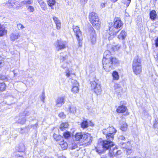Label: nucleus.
Listing matches in <instances>:
<instances>
[{
  "instance_id": "nucleus-1",
  "label": "nucleus",
  "mask_w": 158,
  "mask_h": 158,
  "mask_svg": "<svg viewBox=\"0 0 158 158\" xmlns=\"http://www.w3.org/2000/svg\"><path fill=\"white\" fill-rule=\"evenodd\" d=\"M102 133L106 135L107 140H103L100 142L102 143L103 149L99 150V154L104 152L106 151L114 145L112 141L114 138V133L116 132V130L112 126L109 127L107 129L102 130Z\"/></svg>"
},
{
  "instance_id": "nucleus-2",
  "label": "nucleus",
  "mask_w": 158,
  "mask_h": 158,
  "mask_svg": "<svg viewBox=\"0 0 158 158\" xmlns=\"http://www.w3.org/2000/svg\"><path fill=\"white\" fill-rule=\"evenodd\" d=\"M108 53H109L108 51L105 52L102 61L103 68L107 72L111 70L113 64H118L119 63V61L115 57H109Z\"/></svg>"
},
{
  "instance_id": "nucleus-3",
  "label": "nucleus",
  "mask_w": 158,
  "mask_h": 158,
  "mask_svg": "<svg viewBox=\"0 0 158 158\" xmlns=\"http://www.w3.org/2000/svg\"><path fill=\"white\" fill-rule=\"evenodd\" d=\"M108 53H109L108 51L105 52L102 61L103 68L107 72L111 70L113 64H118L119 63V61L115 57H109Z\"/></svg>"
},
{
  "instance_id": "nucleus-4",
  "label": "nucleus",
  "mask_w": 158,
  "mask_h": 158,
  "mask_svg": "<svg viewBox=\"0 0 158 158\" xmlns=\"http://www.w3.org/2000/svg\"><path fill=\"white\" fill-rule=\"evenodd\" d=\"M123 23L119 18H115L114 20V27H110L109 29V36L108 39L109 40H111L119 32L122 28Z\"/></svg>"
},
{
  "instance_id": "nucleus-5",
  "label": "nucleus",
  "mask_w": 158,
  "mask_h": 158,
  "mask_svg": "<svg viewBox=\"0 0 158 158\" xmlns=\"http://www.w3.org/2000/svg\"><path fill=\"white\" fill-rule=\"evenodd\" d=\"M53 137L54 140L58 142V144L62 150H65L67 149L68 147V143L64 140L62 135L54 133Z\"/></svg>"
},
{
  "instance_id": "nucleus-6",
  "label": "nucleus",
  "mask_w": 158,
  "mask_h": 158,
  "mask_svg": "<svg viewBox=\"0 0 158 158\" xmlns=\"http://www.w3.org/2000/svg\"><path fill=\"white\" fill-rule=\"evenodd\" d=\"M132 69L134 73L136 75L140 74L142 71L141 60L138 56L135 57L134 59Z\"/></svg>"
},
{
  "instance_id": "nucleus-7",
  "label": "nucleus",
  "mask_w": 158,
  "mask_h": 158,
  "mask_svg": "<svg viewBox=\"0 0 158 158\" xmlns=\"http://www.w3.org/2000/svg\"><path fill=\"white\" fill-rule=\"evenodd\" d=\"M73 29L77 40L78 46L79 47H81L82 45V40H83L82 32L81 31L79 27L77 26H73Z\"/></svg>"
},
{
  "instance_id": "nucleus-8",
  "label": "nucleus",
  "mask_w": 158,
  "mask_h": 158,
  "mask_svg": "<svg viewBox=\"0 0 158 158\" xmlns=\"http://www.w3.org/2000/svg\"><path fill=\"white\" fill-rule=\"evenodd\" d=\"M82 140L83 143L81 145L86 147L90 145L92 141L93 138L91 135L88 133H83Z\"/></svg>"
},
{
  "instance_id": "nucleus-9",
  "label": "nucleus",
  "mask_w": 158,
  "mask_h": 158,
  "mask_svg": "<svg viewBox=\"0 0 158 158\" xmlns=\"http://www.w3.org/2000/svg\"><path fill=\"white\" fill-rule=\"evenodd\" d=\"M89 18L90 22L94 26H96L98 24L99 19L95 13L92 12L89 13Z\"/></svg>"
},
{
  "instance_id": "nucleus-10",
  "label": "nucleus",
  "mask_w": 158,
  "mask_h": 158,
  "mask_svg": "<svg viewBox=\"0 0 158 158\" xmlns=\"http://www.w3.org/2000/svg\"><path fill=\"white\" fill-rule=\"evenodd\" d=\"M73 83V87L72 89V91L74 93H77L79 91V84L78 82L75 80L72 81Z\"/></svg>"
},
{
  "instance_id": "nucleus-11",
  "label": "nucleus",
  "mask_w": 158,
  "mask_h": 158,
  "mask_svg": "<svg viewBox=\"0 0 158 158\" xmlns=\"http://www.w3.org/2000/svg\"><path fill=\"white\" fill-rule=\"evenodd\" d=\"M7 30L4 24L0 23V37L6 35L7 33Z\"/></svg>"
},
{
  "instance_id": "nucleus-12",
  "label": "nucleus",
  "mask_w": 158,
  "mask_h": 158,
  "mask_svg": "<svg viewBox=\"0 0 158 158\" xmlns=\"http://www.w3.org/2000/svg\"><path fill=\"white\" fill-rule=\"evenodd\" d=\"M83 136V133L82 132H77L74 135L75 140L76 141H80L81 139H82Z\"/></svg>"
},
{
  "instance_id": "nucleus-13",
  "label": "nucleus",
  "mask_w": 158,
  "mask_h": 158,
  "mask_svg": "<svg viewBox=\"0 0 158 158\" xmlns=\"http://www.w3.org/2000/svg\"><path fill=\"white\" fill-rule=\"evenodd\" d=\"M57 48L58 50H61L66 48L65 44L61 42V41L58 40L57 41Z\"/></svg>"
},
{
  "instance_id": "nucleus-14",
  "label": "nucleus",
  "mask_w": 158,
  "mask_h": 158,
  "mask_svg": "<svg viewBox=\"0 0 158 158\" xmlns=\"http://www.w3.org/2000/svg\"><path fill=\"white\" fill-rule=\"evenodd\" d=\"M127 35V33L124 30H122L118 35V38L119 40H124Z\"/></svg>"
},
{
  "instance_id": "nucleus-15",
  "label": "nucleus",
  "mask_w": 158,
  "mask_h": 158,
  "mask_svg": "<svg viewBox=\"0 0 158 158\" xmlns=\"http://www.w3.org/2000/svg\"><path fill=\"white\" fill-rule=\"evenodd\" d=\"M69 124L68 122H64L62 123L60 125L59 128L61 131H63L68 128Z\"/></svg>"
},
{
  "instance_id": "nucleus-16",
  "label": "nucleus",
  "mask_w": 158,
  "mask_h": 158,
  "mask_svg": "<svg viewBox=\"0 0 158 158\" xmlns=\"http://www.w3.org/2000/svg\"><path fill=\"white\" fill-rule=\"evenodd\" d=\"M38 2L43 10H45L47 9V5L43 0H38Z\"/></svg>"
},
{
  "instance_id": "nucleus-17",
  "label": "nucleus",
  "mask_w": 158,
  "mask_h": 158,
  "mask_svg": "<svg viewBox=\"0 0 158 158\" xmlns=\"http://www.w3.org/2000/svg\"><path fill=\"white\" fill-rule=\"evenodd\" d=\"M127 110V107L124 106L122 105L119 106L117 109L118 113H123L125 112Z\"/></svg>"
},
{
  "instance_id": "nucleus-18",
  "label": "nucleus",
  "mask_w": 158,
  "mask_h": 158,
  "mask_svg": "<svg viewBox=\"0 0 158 158\" xmlns=\"http://www.w3.org/2000/svg\"><path fill=\"white\" fill-rule=\"evenodd\" d=\"M91 87L94 91V92L95 93H97V91H98V87H97L98 83L95 81H94L91 82Z\"/></svg>"
},
{
  "instance_id": "nucleus-19",
  "label": "nucleus",
  "mask_w": 158,
  "mask_h": 158,
  "mask_svg": "<svg viewBox=\"0 0 158 158\" xmlns=\"http://www.w3.org/2000/svg\"><path fill=\"white\" fill-rule=\"evenodd\" d=\"M117 150V148H114L113 149H110L109 150V152L108 153L109 156L111 157H113L114 156H116V153Z\"/></svg>"
},
{
  "instance_id": "nucleus-20",
  "label": "nucleus",
  "mask_w": 158,
  "mask_h": 158,
  "mask_svg": "<svg viewBox=\"0 0 158 158\" xmlns=\"http://www.w3.org/2000/svg\"><path fill=\"white\" fill-rule=\"evenodd\" d=\"M56 104L57 105L60 104V105L59 106H61L64 103V98L63 97H60L58 98L56 100Z\"/></svg>"
},
{
  "instance_id": "nucleus-21",
  "label": "nucleus",
  "mask_w": 158,
  "mask_h": 158,
  "mask_svg": "<svg viewBox=\"0 0 158 158\" xmlns=\"http://www.w3.org/2000/svg\"><path fill=\"white\" fill-rule=\"evenodd\" d=\"M112 76L113 78V80L117 81L119 79V75L118 73L116 71H114L112 74Z\"/></svg>"
},
{
  "instance_id": "nucleus-22",
  "label": "nucleus",
  "mask_w": 158,
  "mask_h": 158,
  "mask_svg": "<svg viewBox=\"0 0 158 158\" xmlns=\"http://www.w3.org/2000/svg\"><path fill=\"white\" fill-rule=\"evenodd\" d=\"M71 133L68 131H66L64 132L63 134V137H64L65 139H68L71 137Z\"/></svg>"
},
{
  "instance_id": "nucleus-23",
  "label": "nucleus",
  "mask_w": 158,
  "mask_h": 158,
  "mask_svg": "<svg viewBox=\"0 0 158 158\" xmlns=\"http://www.w3.org/2000/svg\"><path fill=\"white\" fill-rule=\"evenodd\" d=\"M156 15V12L155 10H152L150 13V17L151 19L154 20Z\"/></svg>"
},
{
  "instance_id": "nucleus-24",
  "label": "nucleus",
  "mask_w": 158,
  "mask_h": 158,
  "mask_svg": "<svg viewBox=\"0 0 158 158\" xmlns=\"http://www.w3.org/2000/svg\"><path fill=\"white\" fill-rule=\"evenodd\" d=\"M6 85L3 82L0 83V92L5 91L6 88Z\"/></svg>"
},
{
  "instance_id": "nucleus-25",
  "label": "nucleus",
  "mask_w": 158,
  "mask_h": 158,
  "mask_svg": "<svg viewBox=\"0 0 158 158\" xmlns=\"http://www.w3.org/2000/svg\"><path fill=\"white\" fill-rule=\"evenodd\" d=\"M47 3L49 6L52 7L56 4V0H47Z\"/></svg>"
},
{
  "instance_id": "nucleus-26",
  "label": "nucleus",
  "mask_w": 158,
  "mask_h": 158,
  "mask_svg": "<svg viewBox=\"0 0 158 158\" xmlns=\"http://www.w3.org/2000/svg\"><path fill=\"white\" fill-rule=\"evenodd\" d=\"M81 127L83 129H85L88 127V123L86 120L83 121L81 124Z\"/></svg>"
},
{
  "instance_id": "nucleus-27",
  "label": "nucleus",
  "mask_w": 158,
  "mask_h": 158,
  "mask_svg": "<svg viewBox=\"0 0 158 158\" xmlns=\"http://www.w3.org/2000/svg\"><path fill=\"white\" fill-rule=\"evenodd\" d=\"M14 4L15 3L14 2L8 1L5 3V5L6 7L11 8L13 7Z\"/></svg>"
},
{
  "instance_id": "nucleus-28",
  "label": "nucleus",
  "mask_w": 158,
  "mask_h": 158,
  "mask_svg": "<svg viewBox=\"0 0 158 158\" xmlns=\"http://www.w3.org/2000/svg\"><path fill=\"white\" fill-rule=\"evenodd\" d=\"M127 123H124L120 127L121 130L123 131H126L127 129Z\"/></svg>"
},
{
  "instance_id": "nucleus-29",
  "label": "nucleus",
  "mask_w": 158,
  "mask_h": 158,
  "mask_svg": "<svg viewBox=\"0 0 158 158\" xmlns=\"http://www.w3.org/2000/svg\"><path fill=\"white\" fill-rule=\"evenodd\" d=\"M130 145V143L129 142L127 143H123L122 144L121 147L123 148H124L126 149V148H128Z\"/></svg>"
},
{
  "instance_id": "nucleus-30",
  "label": "nucleus",
  "mask_w": 158,
  "mask_h": 158,
  "mask_svg": "<svg viewBox=\"0 0 158 158\" xmlns=\"http://www.w3.org/2000/svg\"><path fill=\"white\" fill-rule=\"evenodd\" d=\"M4 58L0 57V68H2L4 64Z\"/></svg>"
},
{
  "instance_id": "nucleus-31",
  "label": "nucleus",
  "mask_w": 158,
  "mask_h": 158,
  "mask_svg": "<svg viewBox=\"0 0 158 158\" xmlns=\"http://www.w3.org/2000/svg\"><path fill=\"white\" fill-rule=\"evenodd\" d=\"M27 10L29 12H32L34 11L35 9L33 6H30L28 7Z\"/></svg>"
},
{
  "instance_id": "nucleus-32",
  "label": "nucleus",
  "mask_w": 158,
  "mask_h": 158,
  "mask_svg": "<svg viewBox=\"0 0 158 158\" xmlns=\"http://www.w3.org/2000/svg\"><path fill=\"white\" fill-rule=\"evenodd\" d=\"M125 150L126 153L127 154H130L132 152V149L130 148L129 147L127 148Z\"/></svg>"
},
{
  "instance_id": "nucleus-33",
  "label": "nucleus",
  "mask_w": 158,
  "mask_h": 158,
  "mask_svg": "<svg viewBox=\"0 0 158 158\" xmlns=\"http://www.w3.org/2000/svg\"><path fill=\"white\" fill-rule=\"evenodd\" d=\"M58 116L61 118H65L66 117V115L64 114V112H61L60 113L58 114Z\"/></svg>"
},
{
  "instance_id": "nucleus-34",
  "label": "nucleus",
  "mask_w": 158,
  "mask_h": 158,
  "mask_svg": "<svg viewBox=\"0 0 158 158\" xmlns=\"http://www.w3.org/2000/svg\"><path fill=\"white\" fill-rule=\"evenodd\" d=\"M131 0H126L124 1L123 3L126 5V7L128 6L130 3Z\"/></svg>"
},
{
  "instance_id": "nucleus-35",
  "label": "nucleus",
  "mask_w": 158,
  "mask_h": 158,
  "mask_svg": "<svg viewBox=\"0 0 158 158\" xmlns=\"http://www.w3.org/2000/svg\"><path fill=\"white\" fill-rule=\"evenodd\" d=\"M33 0H27L25 1L24 3L26 4L30 5L33 4Z\"/></svg>"
},
{
  "instance_id": "nucleus-36",
  "label": "nucleus",
  "mask_w": 158,
  "mask_h": 158,
  "mask_svg": "<svg viewBox=\"0 0 158 158\" xmlns=\"http://www.w3.org/2000/svg\"><path fill=\"white\" fill-rule=\"evenodd\" d=\"M61 23L60 21L56 23V27L57 29H59L61 27Z\"/></svg>"
},
{
  "instance_id": "nucleus-37",
  "label": "nucleus",
  "mask_w": 158,
  "mask_h": 158,
  "mask_svg": "<svg viewBox=\"0 0 158 158\" xmlns=\"http://www.w3.org/2000/svg\"><path fill=\"white\" fill-rule=\"evenodd\" d=\"M158 125V120L157 119H155V122L153 125V126L155 128H156L157 127Z\"/></svg>"
},
{
  "instance_id": "nucleus-38",
  "label": "nucleus",
  "mask_w": 158,
  "mask_h": 158,
  "mask_svg": "<svg viewBox=\"0 0 158 158\" xmlns=\"http://www.w3.org/2000/svg\"><path fill=\"white\" fill-rule=\"evenodd\" d=\"M17 26L19 29H22L24 28V27L21 23L17 24Z\"/></svg>"
},
{
  "instance_id": "nucleus-39",
  "label": "nucleus",
  "mask_w": 158,
  "mask_h": 158,
  "mask_svg": "<svg viewBox=\"0 0 158 158\" xmlns=\"http://www.w3.org/2000/svg\"><path fill=\"white\" fill-rule=\"evenodd\" d=\"M19 36V35L13 34L12 35L11 37L13 40H15L18 39Z\"/></svg>"
},
{
  "instance_id": "nucleus-40",
  "label": "nucleus",
  "mask_w": 158,
  "mask_h": 158,
  "mask_svg": "<svg viewBox=\"0 0 158 158\" xmlns=\"http://www.w3.org/2000/svg\"><path fill=\"white\" fill-rule=\"evenodd\" d=\"M53 19L55 22V23H57L58 22H60V20L58 19V18L55 16L53 17Z\"/></svg>"
},
{
  "instance_id": "nucleus-41",
  "label": "nucleus",
  "mask_w": 158,
  "mask_h": 158,
  "mask_svg": "<svg viewBox=\"0 0 158 158\" xmlns=\"http://www.w3.org/2000/svg\"><path fill=\"white\" fill-rule=\"evenodd\" d=\"M155 45L156 47H158V37L155 40Z\"/></svg>"
},
{
  "instance_id": "nucleus-42",
  "label": "nucleus",
  "mask_w": 158,
  "mask_h": 158,
  "mask_svg": "<svg viewBox=\"0 0 158 158\" xmlns=\"http://www.w3.org/2000/svg\"><path fill=\"white\" fill-rule=\"evenodd\" d=\"M118 139L120 140H123L125 139V137L123 135H120L118 137Z\"/></svg>"
},
{
  "instance_id": "nucleus-43",
  "label": "nucleus",
  "mask_w": 158,
  "mask_h": 158,
  "mask_svg": "<svg viewBox=\"0 0 158 158\" xmlns=\"http://www.w3.org/2000/svg\"><path fill=\"white\" fill-rule=\"evenodd\" d=\"M116 154V156L118 155H120L121 153V152L120 150H116V152L115 153Z\"/></svg>"
},
{
  "instance_id": "nucleus-44",
  "label": "nucleus",
  "mask_w": 158,
  "mask_h": 158,
  "mask_svg": "<svg viewBox=\"0 0 158 158\" xmlns=\"http://www.w3.org/2000/svg\"><path fill=\"white\" fill-rule=\"evenodd\" d=\"M106 4V3L105 2L101 3L100 5L101 7L102 8L104 7Z\"/></svg>"
},
{
  "instance_id": "nucleus-45",
  "label": "nucleus",
  "mask_w": 158,
  "mask_h": 158,
  "mask_svg": "<svg viewBox=\"0 0 158 158\" xmlns=\"http://www.w3.org/2000/svg\"><path fill=\"white\" fill-rule=\"evenodd\" d=\"M70 75V73L69 71L67 72L66 73V75L68 77H69Z\"/></svg>"
},
{
  "instance_id": "nucleus-46",
  "label": "nucleus",
  "mask_w": 158,
  "mask_h": 158,
  "mask_svg": "<svg viewBox=\"0 0 158 158\" xmlns=\"http://www.w3.org/2000/svg\"><path fill=\"white\" fill-rule=\"evenodd\" d=\"M155 58L156 59V60L158 61V53H157L156 55V57H155Z\"/></svg>"
},
{
  "instance_id": "nucleus-47",
  "label": "nucleus",
  "mask_w": 158,
  "mask_h": 158,
  "mask_svg": "<svg viewBox=\"0 0 158 158\" xmlns=\"http://www.w3.org/2000/svg\"><path fill=\"white\" fill-rule=\"evenodd\" d=\"M58 158H66V157L63 156H60L58 157Z\"/></svg>"
},
{
  "instance_id": "nucleus-48",
  "label": "nucleus",
  "mask_w": 158,
  "mask_h": 158,
  "mask_svg": "<svg viewBox=\"0 0 158 158\" xmlns=\"http://www.w3.org/2000/svg\"><path fill=\"white\" fill-rule=\"evenodd\" d=\"M116 85H117V86H118V85H117H117H115V87H116Z\"/></svg>"
}]
</instances>
